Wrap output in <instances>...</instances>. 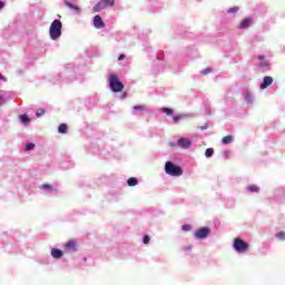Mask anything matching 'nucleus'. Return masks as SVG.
Wrapping results in <instances>:
<instances>
[{
	"mask_svg": "<svg viewBox=\"0 0 285 285\" xmlns=\"http://www.w3.org/2000/svg\"><path fill=\"white\" fill-rule=\"evenodd\" d=\"M94 26L95 28H98V29L106 28V23H104L101 16L94 17Z\"/></svg>",
	"mask_w": 285,
	"mask_h": 285,
	"instance_id": "10",
	"label": "nucleus"
},
{
	"mask_svg": "<svg viewBox=\"0 0 285 285\" xmlns=\"http://www.w3.org/2000/svg\"><path fill=\"white\" fill-rule=\"evenodd\" d=\"M142 244H150V236L145 235V236L142 237Z\"/></svg>",
	"mask_w": 285,
	"mask_h": 285,
	"instance_id": "25",
	"label": "nucleus"
},
{
	"mask_svg": "<svg viewBox=\"0 0 285 285\" xmlns=\"http://www.w3.org/2000/svg\"><path fill=\"white\" fill-rule=\"evenodd\" d=\"M51 257H53V259H61V257H63V252L61 249L53 248L51 249Z\"/></svg>",
	"mask_w": 285,
	"mask_h": 285,
	"instance_id": "12",
	"label": "nucleus"
},
{
	"mask_svg": "<svg viewBox=\"0 0 285 285\" xmlns=\"http://www.w3.org/2000/svg\"><path fill=\"white\" fill-rule=\"evenodd\" d=\"M128 186H137V184H139V180H137V178L131 177L127 180Z\"/></svg>",
	"mask_w": 285,
	"mask_h": 285,
	"instance_id": "18",
	"label": "nucleus"
},
{
	"mask_svg": "<svg viewBox=\"0 0 285 285\" xmlns=\"http://www.w3.org/2000/svg\"><path fill=\"white\" fill-rule=\"evenodd\" d=\"M0 79L2 80V81H8V78H6L3 75H1L0 73Z\"/></svg>",
	"mask_w": 285,
	"mask_h": 285,
	"instance_id": "33",
	"label": "nucleus"
},
{
	"mask_svg": "<svg viewBox=\"0 0 285 285\" xmlns=\"http://www.w3.org/2000/svg\"><path fill=\"white\" fill-rule=\"evenodd\" d=\"M67 8H69L70 10H73L76 12V14H79V12H81V9L70 2H65Z\"/></svg>",
	"mask_w": 285,
	"mask_h": 285,
	"instance_id": "13",
	"label": "nucleus"
},
{
	"mask_svg": "<svg viewBox=\"0 0 285 285\" xmlns=\"http://www.w3.org/2000/svg\"><path fill=\"white\" fill-rule=\"evenodd\" d=\"M177 144L179 148H184V149H188L190 148V146H193V142L188 138H180Z\"/></svg>",
	"mask_w": 285,
	"mask_h": 285,
	"instance_id": "8",
	"label": "nucleus"
},
{
	"mask_svg": "<svg viewBox=\"0 0 285 285\" xmlns=\"http://www.w3.org/2000/svg\"><path fill=\"white\" fill-rule=\"evenodd\" d=\"M20 121H21V124H24V125L30 124V117H28V115H26V114L21 115Z\"/></svg>",
	"mask_w": 285,
	"mask_h": 285,
	"instance_id": "16",
	"label": "nucleus"
},
{
	"mask_svg": "<svg viewBox=\"0 0 285 285\" xmlns=\"http://www.w3.org/2000/svg\"><path fill=\"white\" fill-rule=\"evenodd\" d=\"M146 110V106L144 105H137L134 107V112H144Z\"/></svg>",
	"mask_w": 285,
	"mask_h": 285,
	"instance_id": "17",
	"label": "nucleus"
},
{
	"mask_svg": "<svg viewBox=\"0 0 285 285\" xmlns=\"http://www.w3.org/2000/svg\"><path fill=\"white\" fill-rule=\"evenodd\" d=\"M118 59H119V61H124V59H126V55H120V56L118 57Z\"/></svg>",
	"mask_w": 285,
	"mask_h": 285,
	"instance_id": "31",
	"label": "nucleus"
},
{
	"mask_svg": "<svg viewBox=\"0 0 285 285\" xmlns=\"http://www.w3.org/2000/svg\"><path fill=\"white\" fill-rule=\"evenodd\" d=\"M58 132H60V135H66V132H68V125L60 124V126L58 127Z\"/></svg>",
	"mask_w": 285,
	"mask_h": 285,
	"instance_id": "14",
	"label": "nucleus"
},
{
	"mask_svg": "<svg viewBox=\"0 0 285 285\" xmlns=\"http://www.w3.org/2000/svg\"><path fill=\"white\" fill-rule=\"evenodd\" d=\"M222 144H224V145L233 144V136L228 135V136L223 137Z\"/></svg>",
	"mask_w": 285,
	"mask_h": 285,
	"instance_id": "15",
	"label": "nucleus"
},
{
	"mask_svg": "<svg viewBox=\"0 0 285 285\" xmlns=\"http://www.w3.org/2000/svg\"><path fill=\"white\" fill-rule=\"evenodd\" d=\"M163 112H165V115L171 116L173 115V109H170V108H163Z\"/></svg>",
	"mask_w": 285,
	"mask_h": 285,
	"instance_id": "24",
	"label": "nucleus"
},
{
	"mask_svg": "<svg viewBox=\"0 0 285 285\" xmlns=\"http://www.w3.org/2000/svg\"><path fill=\"white\" fill-rule=\"evenodd\" d=\"M67 253H75L77 250V240L70 239L65 244Z\"/></svg>",
	"mask_w": 285,
	"mask_h": 285,
	"instance_id": "7",
	"label": "nucleus"
},
{
	"mask_svg": "<svg viewBox=\"0 0 285 285\" xmlns=\"http://www.w3.org/2000/svg\"><path fill=\"white\" fill-rule=\"evenodd\" d=\"M259 61H266V58L264 56H258Z\"/></svg>",
	"mask_w": 285,
	"mask_h": 285,
	"instance_id": "34",
	"label": "nucleus"
},
{
	"mask_svg": "<svg viewBox=\"0 0 285 285\" xmlns=\"http://www.w3.org/2000/svg\"><path fill=\"white\" fill-rule=\"evenodd\" d=\"M250 23H253V19L250 18H246L244 19L240 24L238 26V29L239 30H245V28H249L250 27Z\"/></svg>",
	"mask_w": 285,
	"mask_h": 285,
	"instance_id": "11",
	"label": "nucleus"
},
{
	"mask_svg": "<svg viewBox=\"0 0 285 285\" xmlns=\"http://www.w3.org/2000/svg\"><path fill=\"white\" fill-rule=\"evenodd\" d=\"M277 239H281V242H284L285 239V233L284 232H279L278 234H276Z\"/></svg>",
	"mask_w": 285,
	"mask_h": 285,
	"instance_id": "23",
	"label": "nucleus"
},
{
	"mask_svg": "<svg viewBox=\"0 0 285 285\" xmlns=\"http://www.w3.org/2000/svg\"><path fill=\"white\" fill-rule=\"evenodd\" d=\"M208 235H210V228L208 227H202L194 233L196 239H206Z\"/></svg>",
	"mask_w": 285,
	"mask_h": 285,
	"instance_id": "6",
	"label": "nucleus"
},
{
	"mask_svg": "<svg viewBox=\"0 0 285 285\" xmlns=\"http://www.w3.org/2000/svg\"><path fill=\"white\" fill-rule=\"evenodd\" d=\"M237 10H239V8H237V7L230 8V9H228V13L237 12Z\"/></svg>",
	"mask_w": 285,
	"mask_h": 285,
	"instance_id": "29",
	"label": "nucleus"
},
{
	"mask_svg": "<svg viewBox=\"0 0 285 285\" xmlns=\"http://www.w3.org/2000/svg\"><path fill=\"white\" fill-rule=\"evenodd\" d=\"M185 250H193V246H187V247H185Z\"/></svg>",
	"mask_w": 285,
	"mask_h": 285,
	"instance_id": "37",
	"label": "nucleus"
},
{
	"mask_svg": "<svg viewBox=\"0 0 285 285\" xmlns=\"http://www.w3.org/2000/svg\"><path fill=\"white\" fill-rule=\"evenodd\" d=\"M109 86L112 92H121L124 90V82L119 81L118 75H111L109 77Z\"/></svg>",
	"mask_w": 285,
	"mask_h": 285,
	"instance_id": "3",
	"label": "nucleus"
},
{
	"mask_svg": "<svg viewBox=\"0 0 285 285\" xmlns=\"http://www.w3.org/2000/svg\"><path fill=\"white\" fill-rule=\"evenodd\" d=\"M61 28H63V23H61V20H53L51 22V26L49 28V35L52 41H57V39L61 37Z\"/></svg>",
	"mask_w": 285,
	"mask_h": 285,
	"instance_id": "1",
	"label": "nucleus"
},
{
	"mask_svg": "<svg viewBox=\"0 0 285 285\" xmlns=\"http://www.w3.org/2000/svg\"><path fill=\"white\" fill-rule=\"evenodd\" d=\"M191 228L193 227L188 224L181 226V230H184L185 233H188L189 230H191Z\"/></svg>",
	"mask_w": 285,
	"mask_h": 285,
	"instance_id": "22",
	"label": "nucleus"
},
{
	"mask_svg": "<svg viewBox=\"0 0 285 285\" xmlns=\"http://www.w3.org/2000/svg\"><path fill=\"white\" fill-rule=\"evenodd\" d=\"M6 7V3H3L2 1H0V10L3 9Z\"/></svg>",
	"mask_w": 285,
	"mask_h": 285,
	"instance_id": "36",
	"label": "nucleus"
},
{
	"mask_svg": "<svg viewBox=\"0 0 285 285\" xmlns=\"http://www.w3.org/2000/svg\"><path fill=\"white\" fill-rule=\"evenodd\" d=\"M165 171L171 177H181L184 175V170L181 169V167L173 164L171 161H167L165 164Z\"/></svg>",
	"mask_w": 285,
	"mask_h": 285,
	"instance_id": "2",
	"label": "nucleus"
},
{
	"mask_svg": "<svg viewBox=\"0 0 285 285\" xmlns=\"http://www.w3.org/2000/svg\"><path fill=\"white\" fill-rule=\"evenodd\" d=\"M6 104V99H3V96H0V106Z\"/></svg>",
	"mask_w": 285,
	"mask_h": 285,
	"instance_id": "30",
	"label": "nucleus"
},
{
	"mask_svg": "<svg viewBox=\"0 0 285 285\" xmlns=\"http://www.w3.org/2000/svg\"><path fill=\"white\" fill-rule=\"evenodd\" d=\"M233 248L234 250H236V253H248V248H250V245L244 242L242 238H235Z\"/></svg>",
	"mask_w": 285,
	"mask_h": 285,
	"instance_id": "4",
	"label": "nucleus"
},
{
	"mask_svg": "<svg viewBox=\"0 0 285 285\" xmlns=\"http://www.w3.org/2000/svg\"><path fill=\"white\" fill-rule=\"evenodd\" d=\"M43 190H52V185L50 184H43L42 185Z\"/></svg>",
	"mask_w": 285,
	"mask_h": 285,
	"instance_id": "26",
	"label": "nucleus"
},
{
	"mask_svg": "<svg viewBox=\"0 0 285 285\" xmlns=\"http://www.w3.org/2000/svg\"><path fill=\"white\" fill-rule=\"evenodd\" d=\"M213 155H215V149L207 148L205 151V157H213Z\"/></svg>",
	"mask_w": 285,
	"mask_h": 285,
	"instance_id": "20",
	"label": "nucleus"
},
{
	"mask_svg": "<svg viewBox=\"0 0 285 285\" xmlns=\"http://www.w3.org/2000/svg\"><path fill=\"white\" fill-rule=\"evenodd\" d=\"M273 85V77L271 76H265L263 79V82L261 83V90H266L268 86Z\"/></svg>",
	"mask_w": 285,
	"mask_h": 285,
	"instance_id": "9",
	"label": "nucleus"
},
{
	"mask_svg": "<svg viewBox=\"0 0 285 285\" xmlns=\"http://www.w3.org/2000/svg\"><path fill=\"white\" fill-rule=\"evenodd\" d=\"M178 119H180V117H174V121H177Z\"/></svg>",
	"mask_w": 285,
	"mask_h": 285,
	"instance_id": "38",
	"label": "nucleus"
},
{
	"mask_svg": "<svg viewBox=\"0 0 285 285\" xmlns=\"http://www.w3.org/2000/svg\"><path fill=\"white\" fill-rule=\"evenodd\" d=\"M26 150H35V144H27Z\"/></svg>",
	"mask_w": 285,
	"mask_h": 285,
	"instance_id": "28",
	"label": "nucleus"
},
{
	"mask_svg": "<svg viewBox=\"0 0 285 285\" xmlns=\"http://www.w3.org/2000/svg\"><path fill=\"white\" fill-rule=\"evenodd\" d=\"M43 115H46V109L43 108L38 109V111L36 112L37 117H43Z\"/></svg>",
	"mask_w": 285,
	"mask_h": 285,
	"instance_id": "21",
	"label": "nucleus"
},
{
	"mask_svg": "<svg viewBox=\"0 0 285 285\" xmlns=\"http://www.w3.org/2000/svg\"><path fill=\"white\" fill-rule=\"evenodd\" d=\"M115 6V0H100L95 7L94 12H101L106 8H112Z\"/></svg>",
	"mask_w": 285,
	"mask_h": 285,
	"instance_id": "5",
	"label": "nucleus"
},
{
	"mask_svg": "<svg viewBox=\"0 0 285 285\" xmlns=\"http://www.w3.org/2000/svg\"><path fill=\"white\" fill-rule=\"evenodd\" d=\"M245 99H246V101H250V94H247V95L245 96Z\"/></svg>",
	"mask_w": 285,
	"mask_h": 285,
	"instance_id": "35",
	"label": "nucleus"
},
{
	"mask_svg": "<svg viewBox=\"0 0 285 285\" xmlns=\"http://www.w3.org/2000/svg\"><path fill=\"white\" fill-rule=\"evenodd\" d=\"M208 72H210V69H205L202 71L203 75H208Z\"/></svg>",
	"mask_w": 285,
	"mask_h": 285,
	"instance_id": "32",
	"label": "nucleus"
},
{
	"mask_svg": "<svg viewBox=\"0 0 285 285\" xmlns=\"http://www.w3.org/2000/svg\"><path fill=\"white\" fill-rule=\"evenodd\" d=\"M247 190H248L249 193H259V187H257V185H249V186L247 187Z\"/></svg>",
	"mask_w": 285,
	"mask_h": 285,
	"instance_id": "19",
	"label": "nucleus"
},
{
	"mask_svg": "<svg viewBox=\"0 0 285 285\" xmlns=\"http://www.w3.org/2000/svg\"><path fill=\"white\" fill-rule=\"evenodd\" d=\"M202 130H206V127H202Z\"/></svg>",
	"mask_w": 285,
	"mask_h": 285,
	"instance_id": "39",
	"label": "nucleus"
},
{
	"mask_svg": "<svg viewBox=\"0 0 285 285\" xmlns=\"http://www.w3.org/2000/svg\"><path fill=\"white\" fill-rule=\"evenodd\" d=\"M261 68H271V65L266 62V60L261 61Z\"/></svg>",
	"mask_w": 285,
	"mask_h": 285,
	"instance_id": "27",
	"label": "nucleus"
}]
</instances>
